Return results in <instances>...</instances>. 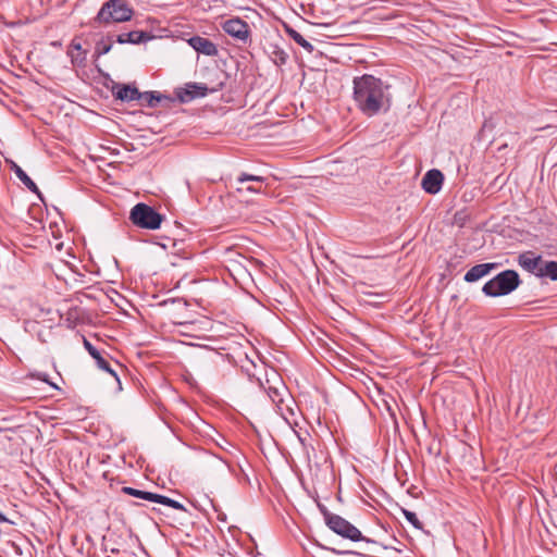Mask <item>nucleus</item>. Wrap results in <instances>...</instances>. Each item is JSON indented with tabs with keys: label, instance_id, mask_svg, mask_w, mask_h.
<instances>
[{
	"label": "nucleus",
	"instance_id": "obj_5",
	"mask_svg": "<svg viewBox=\"0 0 557 557\" xmlns=\"http://www.w3.org/2000/svg\"><path fill=\"white\" fill-rule=\"evenodd\" d=\"M325 523L334 533L344 539H348L354 542H369V540L362 536L360 530L338 515L325 512Z\"/></svg>",
	"mask_w": 557,
	"mask_h": 557
},
{
	"label": "nucleus",
	"instance_id": "obj_32",
	"mask_svg": "<svg viewBox=\"0 0 557 557\" xmlns=\"http://www.w3.org/2000/svg\"><path fill=\"white\" fill-rule=\"evenodd\" d=\"M75 313H76V311H72V310H70L67 313V318L65 319V322L69 327L75 326V323L72 321V318H75Z\"/></svg>",
	"mask_w": 557,
	"mask_h": 557
},
{
	"label": "nucleus",
	"instance_id": "obj_29",
	"mask_svg": "<svg viewBox=\"0 0 557 557\" xmlns=\"http://www.w3.org/2000/svg\"><path fill=\"white\" fill-rule=\"evenodd\" d=\"M495 126L496 125H495V123H494L492 117L488 119V120H485V122L483 123L482 128L480 131L481 136H484L486 133L493 132Z\"/></svg>",
	"mask_w": 557,
	"mask_h": 557
},
{
	"label": "nucleus",
	"instance_id": "obj_2",
	"mask_svg": "<svg viewBox=\"0 0 557 557\" xmlns=\"http://www.w3.org/2000/svg\"><path fill=\"white\" fill-rule=\"evenodd\" d=\"M134 10L127 0H108L94 18V24L109 25L132 20Z\"/></svg>",
	"mask_w": 557,
	"mask_h": 557
},
{
	"label": "nucleus",
	"instance_id": "obj_21",
	"mask_svg": "<svg viewBox=\"0 0 557 557\" xmlns=\"http://www.w3.org/2000/svg\"><path fill=\"white\" fill-rule=\"evenodd\" d=\"M540 277H549L557 281V261H544Z\"/></svg>",
	"mask_w": 557,
	"mask_h": 557
},
{
	"label": "nucleus",
	"instance_id": "obj_31",
	"mask_svg": "<svg viewBox=\"0 0 557 557\" xmlns=\"http://www.w3.org/2000/svg\"><path fill=\"white\" fill-rule=\"evenodd\" d=\"M30 376H32V377H36V379H38V380H40V381H42V382H46V383L50 384L51 386H53L54 388H58V386H57V385H54V384H52V383H50V382H49V380H48V375H47V374H45V373L30 374Z\"/></svg>",
	"mask_w": 557,
	"mask_h": 557
},
{
	"label": "nucleus",
	"instance_id": "obj_19",
	"mask_svg": "<svg viewBox=\"0 0 557 557\" xmlns=\"http://www.w3.org/2000/svg\"><path fill=\"white\" fill-rule=\"evenodd\" d=\"M140 100H144L149 108H154L162 100L173 101L172 98L164 96L158 91L141 92Z\"/></svg>",
	"mask_w": 557,
	"mask_h": 557
},
{
	"label": "nucleus",
	"instance_id": "obj_9",
	"mask_svg": "<svg viewBox=\"0 0 557 557\" xmlns=\"http://www.w3.org/2000/svg\"><path fill=\"white\" fill-rule=\"evenodd\" d=\"M443 182V173L437 169H432L424 174L421 186L425 193L436 195L442 189Z\"/></svg>",
	"mask_w": 557,
	"mask_h": 557
},
{
	"label": "nucleus",
	"instance_id": "obj_25",
	"mask_svg": "<svg viewBox=\"0 0 557 557\" xmlns=\"http://www.w3.org/2000/svg\"><path fill=\"white\" fill-rule=\"evenodd\" d=\"M404 516L416 529H422V524L413 511L404 509Z\"/></svg>",
	"mask_w": 557,
	"mask_h": 557
},
{
	"label": "nucleus",
	"instance_id": "obj_35",
	"mask_svg": "<svg viewBox=\"0 0 557 557\" xmlns=\"http://www.w3.org/2000/svg\"><path fill=\"white\" fill-rule=\"evenodd\" d=\"M110 552H111L112 554H119V553H120V549H119V548H114V547H113V548H111V549H110Z\"/></svg>",
	"mask_w": 557,
	"mask_h": 557
},
{
	"label": "nucleus",
	"instance_id": "obj_4",
	"mask_svg": "<svg viewBox=\"0 0 557 557\" xmlns=\"http://www.w3.org/2000/svg\"><path fill=\"white\" fill-rule=\"evenodd\" d=\"M129 219L139 227L157 230L160 227L163 216L150 206L139 202L133 207Z\"/></svg>",
	"mask_w": 557,
	"mask_h": 557
},
{
	"label": "nucleus",
	"instance_id": "obj_22",
	"mask_svg": "<svg viewBox=\"0 0 557 557\" xmlns=\"http://www.w3.org/2000/svg\"><path fill=\"white\" fill-rule=\"evenodd\" d=\"M156 503L171 507L176 510H182V511L185 510V506L183 504H181L180 502L172 499L168 496L161 495V494H158Z\"/></svg>",
	"mask_w": 557,
	"mask_h": 557
},
{
	"label": "nucleus",
	"instance_id": "obj_30",
	"mask_svg": "<svg viewBox=\"0 0 557 557\" xmlns=\"http://www.w3.org/2000/svg\"><path fill=\"white\" fill-rule=\"evenodd\" d=\"M275 60L278 61L281 64H284L287 60V54L283 50L274 51Z\"/></svg>",
	"mask_w": 557,
	"mask_h": 557
},
{
	"label": "nucleus",
	"instance_id": "obj_11",
	"mask_svg": "<svg viewBox=\"0 0 557 557\" xmlns=\"http://www.w3.org/2000/svg\"><path fill=\"white\" fill-rule=\"evenodd\" d=\"M112 95L117 100L131 102L134 100H140L141 92L133 85L114 84L112 87Z\"/></svg>",
	"mask_w": 557,
	"mask_h": 557
},
{
	"label": "nucleus",
	"instance_id": "obj_12",
	"mask_svg": "<svg viewBox=\"0 0 557 557\" xmlns=\"http://www.w3.org/2000/svg\"><path fill=\"white\" fill-rule=\"evenodd\" d=\"M498 267V263H480L472 267L466 274L465 281L468 283H474L480 278L490 274V272Z\"/></svg>",
	"mask_w": 557,
	"mask_h": 557
},
{
	"label": "nucleus",
	"instance_id": "obj_6",
	"mask_svg": "<svg viewBox=\"0 0 557 557\" xmlns=\"http://www.w3.org/2000/svg\"><path fill=\"white\" fill-rule=\"evenodd\" d=\"M208 92L209 88L203 83H186L184 87L175 89L176 99L181 103H188L195 99L203 98Z\"/></svg>",
	"mask_w": 557,
	"mask_h": 557
},
{
	"label": "nucleus",
	"instance_id": "obj_33",
	"mask_svg": "<svg viewBox=\"0 0 557 557\" xmlns=\"http://www.w3.org/2000/svg\"><path fill=\"white\" fill-rule=\"evenodd\" d=\"M319 508H320V510H321V512H322L323 517L325 518V512H330V511H329V510L326 509V507H325V506H323V505H319Z\"/></svg>",
	"mask_w": 557,
	"mask_h": 557
},
{
	"label": "nucleus",
	"instance_id": "obj_18",
	"mask_svg": "<svg viewBox=\"0 0 557 557\" xmlns=\"http://www.w3.org/2000/svg\"><path fill=\"white\" fill-rule=\"evenodd\" d=\"M121 491H122V493H124L126 495L134 496V497L140 498L144 500H148V502H152V503H156V499L158 496L157 493L146 492V491L137 490V488L129 487V486H123Z\"/></svg>",
	"mask_w": 557,
	"mask_h": 557
},
{
	"label": "nucleus",
	"instance_id": "obj_17",
	"mask_svg": "<svg viewBox=\"0 0 557 557\" xmlns=\"http://www.w3.org/2000/svg\"><path fill=\"white\" fill-rule=\"evenodd\" d=\"M286 34L299 46H301L307 52L311 53L313 52L314 48L313 46L304 38V36L298 33L296 29L288 25H284Z\"/></svg>",
	"mask_w": 557,
	"mask_h": 557
},
{
	"label": "nucleus",
	"instance_id": "obj_23",
	"mask_svg": "<svg viewBox=\"0 0 557 557\" xmlns=\"http://www.w3.org/2000/svg\"><path fill=\"white\" fill-rule=\"evenodd\" d=\"M237 184L239 185H243L245 184L246 182H257V183H263L265 182V177L263 176H259V175H251V174H247V173H242L238 177H237Z\"/></svg>",
	"mask_w": 557,
	"mask_h": 557
},
{
	"label": "nucleus",
	"instance_id": "obj_20",
	"mask_svg": "<svg viewBox=\"0 0 557 557\" xmlns=\"http://www.w3.org/2000/svg\"><path fill=\"white\" fill-rule=\"evenodd\" d=\"M99 369L110 373L117 382L119 388L121 389V381L116 371L111 367L110 362L101 356V354L95 359Z\"/></svg>",
	"mask_w": 557,
	"mask_h": 557
},
{
	"label": "nucleus",
	"instance_id": "obj_37",
	"mask_svg": "<svg viewBox=\"0 0 557 557\" xmlns=\"http://www.w3.org/2000/svg\"><path fill=\"white\" fill-rule=\"evenodd\" d=\"M2 431V429H0V432Z\"/></svg>",
	"mask_w": 557,
	"mask_h": 557
},
{
	"label": "nucleus",
	"instance_id": "obj_28",
	"mask_svg": "<svg viewBox=\"0 0 557 557\" xmlns=\"http://www.w3.org/2000/svg\"><path fill=\"white\" fill-rule=\"evenodd\" d=\"M236 191L239 193V194H243L245 191H248V193H253V194H260L262 193V189L260 187H256V186H252V185H249V186H244L243 185H239L236 187Z\"/></svg>",
	"mask_w": 557,
	"mask_h": 557
},
{
	"label": "nucleus",
	"instance_id": "obj_34",
	"mask_svg": "<svg viewBox=\"0 0 557 557\" xmlns=\"http://www.w3.org/2000/svg\"><path fill=\"white\" fill-rule=\"evenodd\" d=\"M9 520L5 518L4 515L0 512V523L8 522Z\"/></svg>",
	"mask_w": 557,
	"mask_h": 557
},
{
	"label": "nucleus",
	"instance_id": "obj_3",
	"mask_svg": "<svg viewBox=\"0 0 557 557\" xmlns=\"http://www.w3.org/2000/svg\"><path fill=\"white\" fill-rule=\"evenodd\" d=\"M519 274L515 270H505L482 287V292L488 297L505 296L513 292L520 285Z\"/></svg>",
	"mask_w": 557,
	"mask_h": 557
},
{
	"label": "nucleus",
	"instance_id": "obj_27",
	"mask_svg": "<svg viewBox=\"0 0 557 557\" xmlns=\"http://www.w3.org/2000/svg\"><path fill=\"white\" fill-rule=\"evenodd\" d=\"M83 344L85 349L94 359H96L100 355L99 350L86 337H83Z\"/></svg>",
	"mask_w": 557,
	"mask_h": 557
},
{
	"label": "nucleus",
	"instance_id": "obj_15",
	"mask_svg": "<svg viewBox=\"0 0 557 557\" xmlns=\"http://www.w3.org/2000/svg\"><path fill=\"white\" fill-rule=\"evenodd\" d=\"M260 386L268 394L269 398L273 404H275L278 408H281V404L283 403V394L285 393V386L281 383V386H265L262 382H260Z\"/></svg>",
	"mask_w": 557,
	"mask_h": 557
},
{
	"label": "nucleus",
	"instance_id": "obj_36",
	"mask_svg": "<svg viewBox=\"0 0 557 557\" xmlns=\"http://www.w3.org/2000/svg\"><path fill=\"white\" fill-rule=\"evenodd\" d=\"M319 26H320V27H324V28L330 27V25H329V24H319Z\"/></svg>",
	"mask_w": 557,
	"mask_h": 557
},
{
	"label": "nucleus",
	"instance_id": "obj_24",
	"mask_svg": "<svg viewBox=\"0 0 557 557\" xmlns=\"http://www.w3.org/2000/svg\"><path fill=\"white\" fill-rule=\"evenodd\" d=\"M111 49H112V44L111 42H106L104 40H100L96 45L95 53L98 57H100V55L109 53L111 51Z\"/></svg>",
	"mask_w": 557,
	"mask_h": 557
},
{
	"label": "nucleus",
	"instance_id": "obj_26",
	"mask_svg": "<svg viewBox=\"0 0 557 557\" xmlns=\"http://www.w3.org/2000/svg\"><path fill=\"white\" fill-rule=\"evenodd\" d=\"M298 440L302 446L304 455L306 456L307 460H310V450H313V447L307 443V436L297 435Z\"/></svg>",
	"mask_w": 557,
	"mask_h": 557
},
{
	"label": "nucleus",
	"instance_id": "obj_14",
	"mask_svg": "<svg viewBox=\"0 0 557 557\" xmlns=\"http://www.w3.org/2000/svg\"><path fill=\"white\" fill-rule=\"evenodd\" d=\"M148 39V36L145 32L141 30H133L129 33H123L116 36V42L123 44H140Z\"/></svg>",
	"mask_w": 557,
	"mask_h": 557
},
{
	"label": "nucleus",
	"instance_id": "obj_1",
	"mask_svg": "<svg viewBox=\"0 0 557 557\" xmlns=\"http://www.w3.org/2000/svg\"><path fill=\"white\" fill-rule=\"evenodd\" d=\"M354 100L360 111L373 116L391 104L388 85L373 75L364 74L354 78Z\"/></svg>",
	"mask_w": 557,
	"mask_h": 557
},
{
	"label": "nucleus",
	"instance_id": "obj_13",
	"mask_svg": "<svg viewBox=\"0 0 557 557\" xmlns=\"http://www.w3.org/2000/svg\"><path fill=\"white\" fill-rule=\"evenodd\" d=\"M66 53L74 66L85 65L87 51L83 50L81 41L76 38L71 41Z\"/></svg>",
	"mask_w": 557,
	"mask_h": 557
},
{
	"label": "nucleus",
	"instance_id": "obj_8",
	"mask_svg": "<svg viewBox=\"0 0 557 557\" xmlns=\"http://www.w3.org/2000/svg\"><path fill=\"white\" fill-rule=\"evenodd\" d=\"M223 30L233 38L244 42L249 36V25L240 18H231L224 22Z\"/></svg>",
	"mask_w": 557,
	"mask_h": 557
},
{
	"label": "nucleus",
	"instance_id": "obj_7",
	"mask_svg": "<svg viewBox=\"0 0 557 557\" xmlns=\"http://www.w3.org/2000/svg\"><path fill=\"white\" fill-rule=\"evenodd\" d=\"M544 261L545 260H543L541 255H536L531 250L520 253L517 259L519 267L539 277L540 273L542 272Z\"/></svg>",
	"mask_w": 557,
	"mask_h": 557
},
{
	"label": "nucleus",
	"instance_id": "obj_16",
	"mask_svg": "<svg viewBox=\"0 0 557 557\" xmlns=\"http://www.w3.org/2000/svg\"><path fill=\"white\" fill-rule=\"evenodd\" d=\"M11 170L15 173L17 178L33 193L39 195V189L34 181L25 173V171L16 163H12Z\"/></svg>",
	"mask_w": 557,
	"mask_h": 557
},
{
	"label": "nucleus",
	"instance_id": "obj_10",
	"mask_svg": "<svg viewBox=\"0 0 557 557\" xmlns=\"http://www.w3.org/2000/svg\"><path fill=\"white\" fill-rule=\"evenodd\" d=\"M188 45L198 53L207 57H216L219 53L216 45L210 39L201 36H193L188 40Z\"/></svg>",
	"mask_w": 557,
	"mask_h": 557
}]
</instances>
